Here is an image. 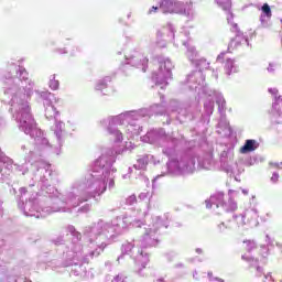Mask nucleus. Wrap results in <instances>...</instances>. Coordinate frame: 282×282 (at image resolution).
Wrapping results in <instances>:
<instances>
[{
	"label": "nucleus",
	"instance_id": "f3484780",
	"mask_svg": "<svg viewBox=\"0 0 282 282\" xmlns=\"http://www.w3.org/2000/svg\"><path fill=\"white\" fill-rule=\"evenodd\" d=\"M226 52L220 53L216 58L217 63H221L224 65V72L226 76H232V74H238L239 65L235 59L226 56Z\"/></svg>",
	"mask_w": 282,
	"mask_h": 282
},
{
	"label": "nucleus",
	"instance_id": "79ce46f5",
	"mask_svg": "<svg viewBox=\"0 0 282 282\" xmlns=\"http://www.w3.org/2000/svg\"><path fill=\"white\" fill-rule=\"evenodd\" d=\"M261 250H262V257H265V254H268V247L263 245L261 246Z\"/></svg>",
	"mask_w": 282,
	"mask_h": 282
},
{
	"label": "nucleus",
	"instance_id": "58836bf2",
	"mask_svg": "<svg viewBox=\"0 0 282 282\" xmlns=\"http://www.w3.org/2000/svg\"><path fill=\"white\" fill-rule=\"evenodd\" d=\"M268 72H269V74H274V72H275V69H276V65H274V64H269V66H268Z\"/></svg>",
	"mask_w": 282,
	"mask_h": 282
},
{
	"label": "nucleus",
	"instance_id": "bb28decb",
	"mask_svg": "<svg viewBox=\"0 0 282 282\" xmlns=\"http://www.w3.org/2000/svg\"><path fill=\"white\" fill-rule=\"evenodd\" d=\"M167 36V41H173L175 39V26L172 23H167L166 26L158 31V36Z\"/></svg>",
	"mask_w": 282,
	"mask_h": 282
},
{
	"label": "nucleus",
	"instance_id": "c03bdc74",
	"mask_svg": "<svg viewBox=\"0 0 282 282\" xmlns=\"http://www.w3.org/2000/svg\"><path fill=\"white\" fill-rule=\"evenodd\" d=\"M57 54H67V48H57Z\"/></svg>",
	"mask_w": 282,
	"mask_h": 282
},
{
	"label": "nucleus",
	"instance_id": "ddd939ff",
	"mask_svg": "<svg viewBox=\"0 0 282 282\" xmlns=\"http://www.w3.org/2000/svg\"><path fill=\"white\" fill-rule=\"evenodd\" d=\"M238 224V228L249 226V228H257L259 226V212L256 208H249L240 216H234Z\"/></svg>",
	"mask_w": 282,
	"mask_h": 282
},
{
	"label": "nucleus",
	"instance_id": "052dcab7",
	"mask_svg": "<svg viewBox=\"0 0 282 282\" xmlns=\"http://www.w3.org/2000/svg\"><path fill=\"white\" fill-rule=\"evenodd\" d=\"M130 18H131V13L128 14V19H130Z\"/></svg>",
	"mask_w": 282,
	"mask_h": 282
},
{
	"label": "nucleus",
	"instance_id": "4c0bfd02",
	"mask_svg": "<svg viewBox=\"0 0 282 282\" xmlns=\"http://www.w3.org/2000/svg\"><path fill=\"white\" fill-rule=\"evenodd\" d=\"M207 274H208L209 280H210L212 282H224V280H223V279H219V278H213V272H208Z\"/></svg>",
	"mask_w": 282,
	"mask_h": 282
},
{
	"label": "nucleus",
	"instance_id": "39448f33",
	"mask_svg": "<svg viewBox=\"0 0 282 282\" xmlns=\"http://www.w3.org/2000/svg\"><path fill=\"white\" fill-rule=\"evenodd\" d=\"M142 142L161 147L163 155L169 158L166 163L167 173H193L195 171V160L188 155L177 156V144L180 140L166 135L162 128L152 129L141 137Z\"/></svg>",
	"mask_w": 282,
	"mask_h": 282
},
{
	"label": "nucleus",
	"instance_id": "1a4fd4ad",
	"mask_svg": "<svg viewBox=\"0 0 282 282\" xmlns=\"http://www.w3.org/2000/svg\"><path fill=\"white\" fill-rule=\"evenodd\" d=\"M232 193H235V191H229L227 202L224 192H217L213 194L209 199L205 200L206 208H213L214 210L217 208L218 212H216V215H219L221 210H225V213H235L237 209V202H235L230 196Z\"/></svg>",
	"mask_w": 282,
	"mask_h": 282
},
{
	"label": "nucleus",
	"instance_id": "6e6d98bb",
	"mask_svg": "<svg viewBox=\"0 0 282 282\" xmlns=\"http://www.w3.org/2000/svg\"><path fill=\"white\" fill-rule=\"evenodd\" d=\"M129 173H133V167H129Z\"/></svg>",
	"mask_w": 282,
	"mask_h": 282
},
{
	"label": "nucleus",
	"instance_id": "9b49d317",
	"mask_svg": "<svg viewBox=\"0 0 282 282\" xmlns=\"http://www.w3.org/2000/svg\"><path fill=\"white\" fill-rule=\"evenodd\" d=\"M206 93L200 91L199 97L205 96L206 101L204 102V111L205 115L210 118L213 116V111H215V101L213 98H215L216 104L218 106V113L220 116H226V99L224 98V95L217 90H213L210 88H206Z\"/></svg>",
	"mask_w": 282,
	"mask_h": 282
},
{
	"label": "nucleus",
	"instance_id": "49530a36",
	"mask_svg": "<svg viewBox=\"0 0 282 282\" xmlns=\"http://www.w3.org/2000/svg\"><path fill=\"white\" fill-rule=\"evenodd\" d=\"M15 166H17V169H19V171H23L22 175H25V171H24L25 167L23 165H17L15 164Z\"/></svg>",
	"mask_w": 282,
	"mask_h": 282
},
{
	"label": "nucleus",
	"instance_id": "b1692460",
	"mask_svg": "<svg viewBox=\"0 0 282 282\" xmlns=\"http://www.w3.org/2000/svg\"><path fill=\"white\" fill-rule=\"evenodd\" d=\"M261 11L260 23L262 28H270V19H272V9L270 8V4L264 3L261 7Z\"/></svg>",
	"mask_w": 282,
	"mask_h": 282
},
{
	"label": "nucleus",
	"instance_id": "e433bc0d",
	"mask_svg": "<svg viewBox=\"0 0 282 282\" xmlns=\"http://www.w3.org/2000/svg\"><path fill=\"white\" fill-rule=\"evenodd\" d=\"M53 243H55V246H63V243H65V238H63V236H59L53 239Z\"/></svg>",
	"mask_w": 282,
	"mask_h": 282
},
{
	"label": "nucleus",
	"instance_id": "ea45409f",
	"mask_svg": "<svg viewBox=\"0 0 282 282\" xmlns=\"http://www.w3.org/2000/svg\"><path fill=\"white\" fill-rule=\"evenodd\" d=\"M271 182L276 183L279 182V173L273 172L272 176H271Z\"/></svg>",
	"mask_w": 282,
	"mask_h": 282
},
{
	"label": "nucleus",
	"instance_id": "f8f14e48",
	"mask_svg": "<svg viewBox=\"0 0 282 282\" xmlns=\"http://www.w3.org/2000/svg\"><path fill=\"white\" fill-rule=\"evenodd\" d=\"M181 155H188L194 160V171L189 173H182V172H169L172 175H193L195 171H210L215 169V160L213 159V154H205L198 156L197 159L192 154H181Z\"/></svg>",
	"mask_w": 282,
	"mask_h": 282
},
{
	"label": "nucleus",
	"instance_id": "72a5a7b5",
	"mask_svg": "<svg viewBox=\"0 0 282 282\" xmlns=\"http://www.w3.org/2000/svg\"><path fill=\"white\" fill-rule=\"evenodd\" d=\"M151 197H153V193L151 192H141L139 194V199H141V202H144V199H151Z\"/></svg>",
	"mask_w": 282,
	"mask_h": 282
},
{
	"label": "nucleus",
	"instance_id": "c85d7f7f",
	"mask_svg": "<svg viewBox=\"0 0 282 282\" xmlns=\"http://www.w3.org/2000/svg\"><path fill=\"white\" fill-rule=\"evenodd\" d=\"M109 83H111V76H106L96 83L95 89L97 91H102L104 89H107V87H109Z\"/></svg>",
	"mask_w": 282,
	"mask_h": 282
},
{
	"label": "nucleus",
	"instance_id": "a878e982",
	"mask_svg": "<svg viewBox=\"0 0 282 282\" xmlns=\"http://www.w3.org/2000/svg\"><path fill=\"white\" fill-rule=\"evenodd\" d=\"M151 160V155L144 154L137 159V162L133 164V169L135 171H147V166H149V161Z\"/></svg>",
	"mask_w": 282,
	"mask_h": 282
},
{
	"label": "nucleus",
	"instance_id": "2eb2a0df",
	"mask_svg": "<svg viewBox=\"0 0 282 282\" xmlns=\"http://www.w3.org/2000/svg\"><path fill=\"white\" fill-rule=\"evenodd\" d=\"M126 65H131V67H137V69H142L147 72L149 65V58L144 57L139 51H132L131 53H126Z\"/></svg>",
	"mask_w": 282,
	"mask_h": 282
},
{
	"label": "nucleus",
	"instance_id": "864d4df0",
	"mask_svg": "<svg viewBox=\"0 0 282 282\" xmlns=\"http://www.w3.org/2000/svg\"><path fill=\"white\" fill-rule=\"evenodd\" d=\"M127 177H129V174H124V175L122 176L123 180H127Z\"/></svg>",
	"mask_w": 282,
	"mask_h": 282
},
{
	"label": "nucleus",
	"instance_id": "aec40b11",
	"mask_svg": "<svg viewBox=\"0 0 282 282\" xmlns=\"http://www.w3.org/2000/svg\"><path fill=\"white\" fill-rule=\"evenodd\" d=\"M169 109L172 113H177L175 118L180 122H184V118H188V108H186V104H181L177 100H171Z\"/></svg>",
	"mask_w": 282,
	"mask_h": 282
},
{
	"label": "nucleus",
	"instance_id": "473e14b6",
	"mask_svg": "<svg viewBox=\"0 0 282 282\" xmlns=\"http://www.w3.org/2000/svg\"><path fill=\"white\" fill-rule=\"evenodd\" d=\"M129 281V276H127L126 273H119L117 274L111 282H128Z\"/></svg>",
	"mask_w": 282,
	"mask_h": 282
},
{
	"label": "nucleus",
	"instance_id": "4468645a",
	"mask_svg": "<svg viewBox=\"0 0 282 282\" xmlns=\"http://www.w3.org/2000/svg\"><path fill=\"white\" fill-rule=\"evenodd\" d=\"M243 243L248 253L241 256L242 261H247L251 268L256 269L257 276H261V274H263V269L259 267V260L250 256V252L257 250V242L254 240H245Z\"/></svg>",
	"mask_w": 282,
	"mask_h": 282
},
{
	"label": "nucleus",
	"instance_id": "603ef678",
	"mask_svg": "<svg viewBox=\"0 0 282 282\" xmlns=\"http://www.w3.org/2000/svg\"><path fill=\"white\" fill-rule=\"evenodd\" d=\"M176 268H184V264H182V263L176 264Z\"/></svg>",
	"mask_w": 282,
	"mask_h": 282
},
{
	"label": "nucleus",
	"instance_id": "9d476101",
	"mask_svg": "<svg viewBox=\"0 0 282 282\" xmlns=\"http://www.w3.org/2000/svg\"><path fill=\"white\" fill-rule=\"evenodd\" d=\"M159 69L152 74V80L155 83L156 87L164 89L169 85V80L173 79V62L171 58L160 56L158 58Z\"/></svg>",
	"mask_w": 282,
	"mask_h": 282
},
{
	"label": "nucleus",
	"instance_id": "dca6fc26",
	"mask_svg": "<svg viewBox=\"0 0 282 282\" xmlns=\"http://www.w3.org/2000/svg\"><path fill=\"white\" fill-rule=\"evenodd\" d=\"M189 36H191V32L188 31V29H184L183 32H181L177 35V43H182V45H184V47L187 48L186 56L188 61H191V63H194L195 61H197L198 54L195 46H193L188 41Z\"/></svg>",
	"mask_w": 282,
	"mask_h": 282
},
{
	"label": "nucleus",
	"instance_id": "13d9d810",
	"mask_svg": "<svg viewBox=\"0 0 282 282\" xmlns=\"http://www.w3.org/2000/svg\"><path fill=\"white\" fill-rule=\"evenodd\" d=\"M106 265H111V262H106Z\"/></svg>",
	"mask_w": 282,
	"mask_h": 282
},
{
	"label": "nucleus",
	"instance_id": "3c124183",
	"mask_svg": "<svg viewBox=\"0 0 282 282\" xmlns=\"http://www.w3.org/2000/svg\"><path fill=\"white\" fill-rule=\"evenodd\" d=\"M243 195H248V189H242Z\"/></svg>",
	"mask_w": 282,
	"mask_h": 282
},
{
	"label": "nucleus",
	"instance_id": "393cba45",
	"mask_svg": "<svg viewBox=\"0 0 282 282\" xmlns=\"http://www.w3.org/2000/svg\"><path fill=\"white\" fill-rule=\"evenodd\" d=\"M35 94L36 96H39V98H41V100L44 101V106L52 105L53 100H55V102H58V99H56L54 94L50 93V90H35Z\"/></svg>",
	"mask_w": 282,
	"mask_h": 282
},
{
	"label": "nucleus",
	"instance_id": "7ed1b4c3",
	"mask_svg": "<svg viewBox=\"0 0 282 282\" xmlns=\"http://www.w3.org/2000/svg\"><path fill=\"white\" fill-rule=\"evenodd\" d=\"M29 76L30 74L25 67L13 61L8 62L7 72L3 75L6 98L2 102L10 105L12 118L15 120L20 131L34 140L33 145L28 141L19 144V151L24 155L25 164L34 166L47 155H61V147L52 145L47 137H45V132L36 127L30 101H28L34 94V82Z\"/></svg>",
	"mask_w": 282,
	"mask_h": 282
},
{
	"label": "nucleus",
	"instance_id": "09e8293b",
	"mask_svg": "<svg viewBox=\"0 0 282 282\" xmlns=\"http://www.w3.org/2000/svg\"><path fill=\"white\" fill-rule=\"evenodd\" d=\"M193 279H195L196 281H199V278H197V271L193 272Z\"/></svg>",
	"mask_w": 282,
	"mask_h": 282
},
{
	"label": "nucleus",
	"instance_id": "6ab92c4d",
	"mask_svg": "<svg viewBox=\"0 0 282 282\" xmlns=\"http://www.w3.org/2000/svg\"><path fill=\"white\" fill-rule=\"evenodd\" d=\"M232 160H235V153H232V150L227 149L220 153V166L223 171L230 175L235 173L232 169Z\"/></svg>",
	"mask_w": 282,
	"mask_h": 282
},
{
	"label": "nucleus",
	"instance_id": "de8ad7c7",
	"mask_svg": "<svg viewBox=\"0 0 282 282\" xmlns=\"http://www.w3.org/2000/svg\"><path fill=\"white\" fill-rule=\"evenodd\" d=\"M204 250L202 248H196V254H203Z\"/></svg>",
	"mask_w": 282,
	"mask_h": 282
},
{
	"label": "nucleus",
	"instance_id": "2f4dec72",
	"mask_svg": "<svg viewBox=\"0 0 282 282\" xmlns=\"http://www.w3.org/2000/svg\"><path fill=\"white\" fill-rule=\"evenodd\" d=\"M259 162H263V159L259 155H253L247 161V164L254 166V164H259Z\"/></svg>",
	"mask_w": 282,
	"mask_h": 282
},
{
	"label": "nucleus",
	"instance_id": "e2e57ef3",
	"mask_svg": "<svg viewBox=\"0 0 282 282\" xmlns=\"http://www.w3.org/2000/svg\"><path fill=\"white\" fill-rule=\"evenodd\" d=\"M24 282H32V281H30V280H24Z\"/></svg>",
	"mask_w": 282,
	"mask_h": 282
},
{
	"label": "nucleus",
	"instance_id": "412c9836",
	"mask_svg": "<svg viewBox=\"0 0 282 282\" xmlns=\"http://www.w3.org/2000/svg\"><path fill=\"white\" fill-rule=\"evenodd\" d=\"M158 3L160 6V10L164 14H177V6L180 1L177 0H158Z\"/></svg>",
	"mask_w": 282,
	"mask_h": 282
},
{
	"label": "nucleus",
	"instance_id": "37998d69",
	"mask_svg": "<svg viewBox=\"0 0 282 282\" xmlns=\"http://www.w3.org/2000/svg\"><path fill=\"white\" fill-rule=\"evenodd\" d=\"M159 8L158 7H152L149 11L148 14H153L155 12H158Z\"/></svg>",
	"mask_w": 282,
	"mask_h": 282
},
{
	"label": "nucleus",
	"instance_id": "a19ab883",
	"mask_svg": "<svg viewBox=\"0 0 282 282\" xmlns=\"http://www.w3.org/2000/svg\"><path fill=\"white\" fill-rule=\"evenodd\" d=\"M264 282H274V280H272L271 273L264 274Z\"/></svg>",
	"mask_w": 282,
	"mask_h": 282
},
{
	"label": "nucleus",
	"instance_id": "f257e3e1",
	"mask_svg": "<svg viewBox=\"0 0 282 282\" xmlns=\"http://www.w3.org/2000/svg\"><path fill=\"white\" fill-rule=\"evenodd\" d=\"M142 217L149 219L145 212H134L133 215L126 214L118 216L112 221H105L99 219L96 223L87 225L83 228V232L76 230L74 225L66 227V232L72 236L70 242L63 249V268H72L69 278L76 281H87L89 273L85 263H89L91 259L100 257L105 252V248L112 241H116L124 229L132 226L140 228L142 236L140 240L126 242L121 247L122 254H129L137 265V274L139 276H147V265L149 264V248H155L160 243V229L169 228V216L163 218L160 216L151 217L152 221L142 220ZM83 236L86 240L83 246Z\"/></svg>",
	"mask_w": 282,
	"mask_h": 282
},
{
	"label": "nucleus",
	"instance_id": "0eeeda50",
	"mask_svg": "<svg viewBox=\"0 0 282 282\" xmlns=\"http://www.w3.org/2000/svg\"><path fill=\"white\" fill-rule=\"evenodd\" d=\"M217 6L221 8L225 12H227V21L231 25V32L236 34L234 39H231L228 51L230 50H237L239 45H250V42L248 41V37L241 33L239 30V25L237 23H232V13L230 12V8H232V1L230 0H216Z\"/></svg>",
	"mask_w": 282,
	"mask_h": 282
},
{
	"label": "nucleus",
	"instance_id": "7c9ffc66",
	"mask_svg": "<svg viewBox=\"0 0 282 282\" xmlns=\"http://www.w3.org/2000/svg\"><path fill=\"white\" fill-rule=\"evenodd\" d=\"M48 87L52 91H57L58 87H61V83L56 79V74L50 76Z\"/></svg>",
	"mask_w": 282,
	"mask_h": 282
},
{
	"label": "nucleus",
	"instance_id": "f03ea898",
	"mask_svg": "<svg viewBox=\"0 0 282 282\" xmlns=\"http://www.w3.org/2000/svg\"><path fill=\"white\" fill-rule=\"evenodd\" d=\"M116 154L108 150L102 153L93 164L91 170L85 177L74 181L66 195L58 192L52 184H58V173L52 170V165L42 159L33 165V169L40 173L37 186L39 193L29 194L25 187H21L20 200L18 207L25 217H35L41 219L53 213H72L73 208H78L80 204L94 199L100 202V197L109 191L116 188Z\"/></svg>",
	"mask_w": 282,
	"mask_h": 282
},
{
	"label": "nucleus",
	"instance_id": "423d86ee",
	"mask_svg": "<svg viewBox=\"0 0 282 282\" xmlns=\"http://www.w3.org/2000/svg\"><path fill=\"white\" fill-rule=\"evenodd\" d=\"M194 63L196 67H198V70H194L187 75L186 86L191 91H196L198 96H202V91L206 94V90L208 89V86H206V76L202 69H208L210 63H208L206 58H197Z\"/></svg>",
	"mask_w": 282,
	"mask_h": 282
},
{
	"label": "nucleus",
	"instance_id": "4d7b16f0",
	"mask_svg": "<svg viewBox=\"0 0 282 282\" xmlns=\"http://www.w3.org/2000/svg\"><path fill=\"white\" fill-rule=\"evenodd\" d=\"M122 257H123L122 254L119 256L118 259H117V261H120V259H122Z\"/></svg>",
	"mask_w": 282,
	"mask_h": 282
},
{
	"label": "nucleus",
	"instance_id": "20e7f679",
	"mask_svg": "<svg viewBox=\"0 0 282 282\" xmlns=\"http://www.w3.org/2000/svg\"><path fill=\"white\" fill-rule=\"evenodd\" d=\"M163 113H166L164 101H162V105L155 104L150 108L129 110L117 116L107 117L100 121V124L110 140H113V142H122L124 137L118 127H124V132L129 138H133L134 135H140L142 131V126L140 124L141 120H149L153 115L163 116Z\"/></svg>",
	"mask_w": 282,
	"mask_h": 282
},
{
	"label": "nucleus",
	"instance_id": "4be33fe9",
	"mask_svg": "<svg viewBox=\"0 0 282 282\" xmlns=\"http://www.w3.org/2000/svg\"><path fill=\"white\" fill-rule=\"evenodd\" d=\"M176 14H182L183 17H187V19H193L195 17V10L193 9L192 1H178L176 7Z\"/></svg>",
	"mask_w": 282,
	"mask_h": 282
},
{
	"label": "nucleus",
	"instance_id": "c9c22d12",
	"mask_svg": "<svg viewBox=\"0 0 282 282\" xmlns=\"http://www.w3.org/2000/svg\"><path fill=\"white\" fill-rule=\"evenodd\" d=\"M89 210H91L90 204H85L84 206L78 208V213H89Z\"/></svg>",
	"mask_w": 282,
	"mask_h": 282
},
{
	"label": "nucleus",
	"instance_id": "5701e85b",
	"mask_svg": "<svg viewBox=\"0 0 282 282\" xmlns=\"http://www.w3.org/2000/svg\"><path fill=\"white\" fill-rule=\"evenodd\" d=\"M216 132L218 135H223V138L232 135V128H230V123L228 122V119H226V116H220Z\"/></svg>",
	"mask_w": 282,
	"mask_h": 282
},
{
	"label": "nucleus",
	"instance_id": "680f3d73",
	"mask_svg": "<svg viewBox=\"0 0 282 282\" xmlns=\"http://www.w3.org/2000/svg\"><path fill=\"white\" fill-rule=\"evenodd\" d=\"M161 100H164V96H161Z\"/></svg>",
	"mask_w": 282,
	"mask_h": 282
},
{
	"label": "nucleus",
	"instance_id": "f704fd0d",
	"mask_svg": "<svg viewBox=\"0 0 282 282\" xmlns=\"http://www.w3.org/2000/svg\"><path fill=\"white\" fill-rule=\"evenodd\" d=\"M137 202H138V197L135 196V194L130 195V196L126 199L127 206H133V204H135Z\"/></svg>",
	"mask_w": 282,
	"mask_h": 282
},
{
	"label": "nucleus",
	"instance_id": "a18cd8bd",
	"mask_svg": "<svg viewBox=\"0 0 282 282\" xmlns=\"http://www.w3.org/2000/svg\"><path fill=\"white\" fill-rule=\"evenodd\" d=\"M265 242L268 246H272V239L270 238L269 235L265 236Z\"/></svg>",
	"mask_w": 282,
	"mask_h": 282
},
{
	"label": "nucleus",
	"instance_id": "cd10ccee",
	"mask_svg": "<svg viewBox=\"0 0 282 282\" xmlns=\"http://www.w3.org/2000/svg\"><path fill=\"white\" fill-rule=\"evenodd\" d=\"M259 149V142L254 139H249L245 141L243 147L240 149V153H252V151H257Z\"/></svg>",
	"mask_w": 282,
	"mask_h": 282
},
{
	"label": "nucleus",
	"instance_id": "bf43d9fd",
	"mask_svg": "<svg viewBox=\"0 0 282 282\" xmlns=\"http://www.w3.org/2000/svg\"><path fill=\"white\" fill-rule=\"evenodd\" d=\"M278 248H281V243H276Z\"/></svg>",
	"mask_w": 282,
	"mask_h": 282
},
{
	"label": "nucleus",
	"instance_id": "8fccbe9b",
	"mask_svg": "<svg viewBox=\"0 0 282 282\" xmlns=\"http://www.w3.org/2000/svg\"><path fill=\"white\" fill-rule=\"evenodd\" d=\"M158 177H160V176H156V178H153V180H152V187H153V188L155 187V180H158Z\"/></svg>",
	"mask_w": 282,
	"mask_h": 282
},
{
	"label": "nucleus",
	"instance_id": "c756f323",
	"mask_svg": "<svg viewBox=\"0 0 282 282\" xmlns=\"http://www.w3.org/2000/svg\"><path fill=\"white\" fill-rule=\"evenodd\" d=\"M228 230H232V227L224 221H220L216 225V232L218 235H226Z\"/></svg>",
	"mask_w": 282,
	"mask_h": 282
},
{
	"label": "nucleus",
	"instance_id": "5fc2aeb1",
	"mask_svg": "<svg viewBox=\"0 0 282 282\" xmlns=\"http://www.w3.org/2000/svg\"><path fill=\"white\" fill-rule=\"evenodd\" d=\"M144 182H145V184H149V178L144 177Z\"/></svg>",
	"mask_w": 282,
	"mask_h": 282
},
{
	"label": "nucleus",
	"instance_id": "a211bd4d",
	"mask_svg": "<svg viewBox=\"0 0 282 282\" xmlns=\"http://www.w3.org/2000/svg\"><path fill=\"white\" fill-rule=\"evenodd\" d=\"M3 126H6V119L0 117V128ZM10 164H12L11 159L6 156V153L0 150V182H3L10 175L8 170Z\"/></svg>",
	"mask_w": 282,
	"mask_h": 282
},
{
	"label": "nucleus",
	"instance_id": "6e6552de",
	"mask_svg": "<svg viewBox=\"0 0 282 282\" xmlns=\"http://www.w3.org/2000/svg\"><path fill=\"white\" fill-rule=\"evenodd\" d=\"M45 107V118L48 122L53 123L51 126V131H53L58 147H63L65 144V122L58 119L61 112L56 110L53 104H48Z\"/></svg>",
	"mask_w": 282,
	"mask_h": 282
}]
</instances>
